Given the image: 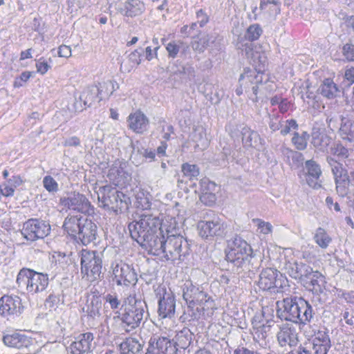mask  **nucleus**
<instances>
[{
	"label": "nucleus",
	"mask_w": 354,
	"mask_h": 354,
	"mask_svg": "<svg viewBox=\"0 0 354 354\" xmlns=\"http://www.w3.org/2000/svg\"><path fill=\"white\" fill-rule=\"evenodd\" d=\"M286 272L293 279L304 282L306 278H309L310 272L313 270L309 265L303 262L288 261L286 264Z\"/></svg>",
	"instance_id": "nucleus-25"
},
{
	"label": "nucleus",
	"mask_w": 354,
	"mask_h": 354,
	"mask_svg": "<svg viewBox=\"0 0 354 354\" xmlns=\"http://www.w3.org/2000/svg\"><path fill=\"white\" fill-rule=\"evenodd\" d=\"M102 301L97 296H93L91 300L87 301L86 305L82 308L83 312L88 317L95 319L100 316Z\"/></svg>",
	"instance_id": "nucleus-36"
},
{
	"label": "nucleus",
	"mask_w": 354,
	"mask_h": 354,
	"mask_svg": "<svg viewBox=\"0 0 354 354\" xmlns=\"http://www.w3.org/2000/svg\"><path fill=\"white\" fill-rule=\"evenodd\" d=\"M200 200L205 205L211 206L216 202V196L212 192H207L203 188V191L200 195Z\"/></svg>",
	"instance_id": "nucleus-59"
},
{
	"label": "nucleus",
	"mask_w": 354,
	"mask_h": 354,
	"mask_svg": "<svg viewBox=\"0 0 354 354\" xmlns=\"http://www.w3.org/2000/svg\"><path fill=\"white\" fill-rule=\"evenodd\" d=\"M326 162L329 165L334 176L339 175V174H343L344 172L347 171V170L343 167L342 163L331 156L326 157Z\"/></svg>",
	"instance_id": "nucleus-55"
},
{
	"label": "nucleus",
	"mask_w": 354,
	"mask_h": 354,
	"mask_svg": "<svg viewBox=\"0 0 354 354\" xmlns=\"http://www.w3.org/2000/svg\"><path fill=\"white\" fill-rule=\"evenodd\" d=\"M231 154L232 149L228 147H223V151L216 156L214 161L218 166L225 167L229 163Z\"/></svg>",
	"instance_id": "nucleus-51"
},
{
	"label": "nucleus",
	"mask_w": 354,
	"mask_h": 354,
	"mask_svg": "<svg viewBox=\"0 0 354 354\" xmlns=\"http://www.w3.org/2000/svg\"><path fill=\"white\" fill-rule=\"evenodd\" d=\"M309 138L310 136L306 131L295 132L291 141L297 150L303 151L307 147Z\"/></svg>",
	"instance_id": "nucleus-47"
},
{
	"label": "nucleus",
	"mask_w": 354,
	"mask_h": 354,
	"mask_svg": "<svg viewBox=\"0 0 354 354\" xmlns=\"http://www.w3.org/2000/svg\"><path fill=\"white\" fill-rule=\"evenodd\" d=\"M60 203L70 210L84 215L93 214L94 212L93 207L88 199L84 194L79 192H75L68 194L66 197L60 199Z\"/></svg>",
	"instance_id": "nucleus-14"
},
{
	"label": "nucleus",
	"mask_w": 354,
	"mask_h": 354,
	"mask_svg": "<svg viewBox=\"0 0 354 354\" xmlns=\"http://www.w3.org/2000/svg\"><path fill=\"white\" fill-rule=\"evenodd\" d=\"M304 170L306 174L307 184L313 189L321 187L322 169L319 165L313 160H308L305 162Z\"/></svg>",
	"instance_id": "nucleus-24"
},
{
	"label": "nucleus",
	"mask_w": 354,
	"mask_h": 354,
	"mask_svg": "<svg viewBox=\"0 0 354 354\" xmlns=\"http://www.w3.org/2000/svg\"><path fill=\"white\" fill-rule=\"evenodd\" d=\"M318 91L324 97L332 99L336 97L339 88L332 79L326 78L322 82Z\"/></svg>",
	"instance_id": "nucleus-37"
},
{
	"label": "nucleus",
	"mask_w": 354,
	"mask_h": 354,
	"mask_svg": "<svg viewBox=\"0 0 354 354\" xmlns=\"http://www.w3.org/2000/svg\"><path fill=\"white\" fill-rule=\"evenodd\" d=\"M166 50L168 53L169 57L176 58L179 52L181 54H185L186 51L189 50V46L185 44L180 41H170L165 46Z\"/></svg>",
	"instance_id": "nucleus-45"
},
{
	"label": "nucleus",
	"mask_w": 354,
	"mask_h": 354,
	"mask_svg": "<svg viewBox=\"0 0 354 354\" xmlns=\"http://www.w3.org/2000/svg\"><path fill=\"white\" fill-rule=\"evenodd\" d=\"M197 227L202 238L212 239L214 236H222L225 234L226 225L214 212L208 210L203 214Z\"/></svg>",
	"instance_id": "nucleus-10"
},
{
	"label": "nucleus",
	"mask_w": 354,
	"mask_h": 354,
	"mask_svg": "<svg viewBox=\"0 0 354 354\" xmlns=\"http://www.w3.org/2000/svg\"><path fill=\"white\" fill-rule=\"evenodd\" d=\"M306 344L313 354H327L331 347L330 337L324 330H318L313 338Z\"/></svg>",
	"instance_id": "nucleus-23"
},
{
	"label": "nucleus",
	"mask_w": 354,
	"mask_h": 354,
	"mask_svg": "<svg viewBox=\"0 0 354 354\" xmlns=\"http://www.w3.org/2000/svg\"><path fill=\"white\" fill-rule=\"evenodd\" d=\"M92 333H82L70 345L71 354H88L95 348Z\"/></svg>",
	"instance_id": "nucleus-22"
},
{
	"label": "nucleus",
	"mask_w": 354,
	"mask_h": 354,
	"mask_svg": "<svg viewBox=\"0 0 354 354\" xmlns=\"http://www.w3.org/2000/svg\"><path fill=\"white\" fill-rule=\"evenodd\" d=\"M334 179L337 193L342 196L346 195L348 192V187L351 185L349 174L347 171L339 174L334 176Z\"/></svg>",
	"instance_id": "nucleus-41"
},
{
	"label": "nucleus",
	"mask_w": 354,
	"mask_h": 354,
	"mask_svg": "<svg viewBox=\"0 0 354 354\" xmlns=\"http://www.w3.org/2000/svg\"><path fill=\"white\" fill-rule=\"evenodd\" d=\"M315 242L322 248L326 249L330 242L332 239L327 234L324 228L318 227L313 236Z\"/></svg>",
	"instance_id": "nucleus-48"
},
{
	"label": "nucleus",
	"mask_w": 354,
	"mask_h": 354,
	"mask_svg": "<svg viewBox=\"0 0 354 354\" xmlns=\"http://www.w3.org/2000/svg\"><path fill=\"white\" fill-rule=\"evenodd\" d=\"M173 340L167 337L153 335L149 341L146 354H177Z\"/></svg>",
	"instance_id": "nucleus-17"
},
{
	"label": "nucleus",
	"mask_w": 354,
	"mask_h": 354,
	"mask_svg": "<svg viewBox=\"0 0 354 354\" xmlns=\"http://www.w3.org/2000/svg\"><path fill=\"white\" fill-rule=\"evenodd\" d=\"M263 82V73L250 68L243 69L239 80V84L244 86L246 93L249 92V88L251 87L252 93L249 94V97L254 102L258 101V85L262 84Z\"/></svg>",
	"instance_id": "nucleus-13"
},
{
	"label": "nucleus",
	"mask_w": 354,
	"mask_h": 354,
	"mask_svg": "<svg viewBox=\"0 0 354 354\" xmlns=\"http://www.w3.org/2000/svg\"><path fill=\"white\" fill-rule=\"evenodd\" d=\"M3 341L8 346L25 351H29V348L32 346L33 342L31 337L19 333L4 335Z\"/></svg>",
	"instance_id": "nucleus-26"
},
{
	"label": "nucleus",
	"mask_w": 354,
	"mask_h": 354,
	"mask_svg": "<svg viewBox=\"0 0 354 354\" xmlns=\"http://www.w3.org/2000/svg\"><path fill=\"white\" fill-rule=\"evenodd\" d=\"M158 313L162 319L172 318L175 315L176 299L171 292H167L165 289L160 290L158 292Z\"/></svg>",
	"instance_id": "nucleus-20"
},
{
	"label": "nucleus",
	"mask_w": 354,
	"mask_h": 354,
	"mask_svg": "<svg viewBox=\"0 0 354 354\" xmlns=\"http://www.w3.org/2000/svg\"><path fill=\"white\" fill-rule=\"evenodd\" d=\"M16 282L19 287L26 286L28 292L34 295L46 289L49 283V278L47 274L24 268L19 272Z\"/></svg>",
	"instance_id": "nucleus-7"
},
{
	"label": "nucleus",
	"mask_w": 354,
	"mask_h": 354,
	"mask_svg": "<svg viewBox=\"0 0 354 354\" xmlns=\"http://www.w3.org/2000/svg\"><path fill=\"white\" fill-rule=\"evenodd\" d=\"M64 303V295L61 292H51L46 299V305L51 309L55 310L60 304Z\"/></svg>",
	"instance_id": "nucleus-49"
},
{
	"label": "nucleus",
	"mask_w": 354,
	"mask_h": 354,
	"mask_svg": "<svg viewBox=\"0 0 354 354\" xmlns=\"http://www.w3.org/2000/svg\"><path fill=\"white\" fill-rule=\"evenodd\" d=\"M37 72L41 75H44L51 68V66L44 59L41 57L36 61Z\"/></svg>",
	"instance_id": "nucleus-62"
},
{
	"label": "nucleus",
	"mask_w": 354,
	"mask_h": 354,
	"mask_svg": "<svg viewBox=\"0 0 354 354\" xmlns=\"http://www.w3.org/2000/svg\"><path fill=\"white\" fill-rule=\"evenodd\" d=\"M43 185L45 189L49 192H57L58 191V184L50 176H46L44 178Z\"/></svg>",
	"instance_id": "nucleus-60"
},
{
	"label": "nucleus",
	"mask_w": 354,
	"mask_h": 354,
	"mask_svg": "<svg viewBox=\"0 0 354 354\" xmlns=\"http://www.w3.org/2000/svg\"><path fill=\"white\" fill-rule=\"evenodd\" d=\"M113 281L118 286H129L135 285L138 281L135 270L122 261H115L111 263Z\"/></svg>",
	"instance_id": "nucleus-12"
},
{
	"label": "nucleus",
	"mask_w": 354,
	"mask_h": 354,
	"mask_svg": "<svg viewBox=\"0 0 354 354\" xmlns=\"http://www.w3.org/2000/svg\"><path fill=\"white\" fill-rule=\"evenodd\" d=\"M160 219L161 227L159 229L160 236H165L166 238L172 234L180 235L178 234L179 225L175 218L167 216L165 220H163L162 218H160Z\"/></svg>",
	"instance_id": "nucleus-33"
},
{
	"label": "nucleus",
	"mask_w": 354,
	"mask_h": 354,
	"mask_svg": "<svg viewBox=\"0 0 354 354\" xmlns=\"http://www.w3.org/2000/svg\"><path fill=\"white\" fill-rule=\"evenodd\" d=\"M298 301L300 307L297 308L295 324L304 326L314 319L315 312L308 301L302 297H300Z\"/></svg>",
	"instance_id": "nucleus-27"
},
{
	"label": "nucleus",
	"mask_w": 354,
	"mask_h": 354,
	"mask_svg": "<svg viewBox=\"0 0 354 354\" xmlns=\"http://www.w3.org/2000/svg\"><path fill=\"white\" fill-rule=\"evenodd\" d=\"M192 140L196 143V147L205 149L209 145L205 129L203 127H197L192 135Z\"/></svg>",
	"instance_id": "nucleus-44"
},
{
	"label": "nucleus",
	"mask_w": 354,
	"mask_h": 354,
	"mask_svg": "<svg viewBox=\"0 0 354 354\" xmlns=\"http://www.w3.org/2000/svg\"><path fill=\"white\" fill-rule=\"evenodd\" d=\"M181 170L184 176L187 177L189 180L197 178L200 174V170L197 165L187 162L182 165Z\"/></svg>",
	"instance_id": "nucleus-50"
},
{
	"label": "nucleus",
	"mask_w": 354,
	"mask_h": 354,
	"mask_svg": "<svg viewBox=\"0 0 354 354\" xmlns=\"http://www.w3.org/2000/svg\"><path fill=\"white\" fill-rule=\"evenodd\" d=\"M143 344L135 338H127L120 345V354H141Z\"/></svg>",
	"instance_id": "nucleus-35"
},
{
	"label": "nucleus",
	"mask_w": 354,
	"mask_h": 354,
	"mask_svg": "<svg viewBox=\"0 0 354 354\" xmlns=\"http://www.w3.org/2000/svg\"><path fill=\"white\" fill-rule=\"evenodd\" d=\"M339 131L343 140L354 142V121L342 118Z\"/></svg>",
	"instance_id": "nucleus-39"
},
{
	"label": "nucleus",
	"mask_w": 354,
	"mask_h": 354,
	"mask_svg": "<svg viewBox=\"0 0 354 354\" xmlns=\"http://www.w3.org/2000/svg\"><path fill=\"white\" fill-rule=\"evenodd\" d=\"M62 227L70 236L77 238L84 245L93 243L97 236L96 224L81 214H68Z\"/></svg>",
	"instance_id": "nucleus-3"
},
{
	"label": "nucleus",
	"mask_w": 354,
	"mask_h": 354,
	"mask_svg": "<svg viewBox=\"0 0 354 354\" xmlns=\"http://www.w3.org/2000/svg\"><path fill=\"white\" fill-rule=\"evenodd\" d=\"M100 88L103 90V88L106 89L104 92V96L109 97L113 93L119 88L118 83L115 80H109L105 82H103L100 84Z\"/></svg>",
	"instance_id": "nucleus-57"
},
{
	"label": "nucleus",
	"mask_w": 354,
	"mask_h": 354,
	"mask_svg": "<svg viewBox=\"0 0 354 354\" xmlns=\"http://www.w3.org/2000/svg\"><path fill=\"white\" fill-rule=\"evenodd\" d=\"M251 246L241 237L236 236L231 243L226 252V260L231 263L233 271L239 273L241 270L248 264L252 257Z\"/></svg>",
	"instance_id": "nucleus-6"
},
{
	"label": "nucleus",
	"mask_w": 354,
	"mask_h": 354,
	"mask_svg": "<svg viewBox=\"0 0 354 354\" xmlns=\"http://www.w3.org/2000/svg\"><path fill=\"white\" fill-rule=\"evenodd\" d=\"M97 194L102 205L116 214L129 209L131 203L129 197L118 191L115 187H112L111 185L100 187Z\"/></svg>",
	"instance_id": "nucleus-5"
},
{
	"label": "nucleus",
	"mask_w": 354,
	"mask_h": 354,
	"mask_svg": "<svg viewBox=\"0 0 354 354\" xmlns=\"http://www.w3.org/2000/svg\"><path fill=\"white\" fill-rule=\"evenodd\" d=\"M145 10V3L140 0H127L121 9V13L128 17L142 15Z\"/></svg>",
	"instance_id": "nucleus-31"
},
{
	"label": "nucleus",
	"mask_w": 354,
	"mask_h": 354,
	"mask_svg": "<svg viewBox=\"0 0 354 354\" xmlns=\"http://www.w3.org/2000/svg\"><path fill=\"white\" fill-rule=\"evenodd\" d=\"M182 290L183 297L189 308H194L199 306L203 310L214 308V299L201 287L194 285L191 281H186L183 283Z\"/></svg>",
	"instance_id": "nucleus-8"
},
{
	"label": "nucleus",
	"mask_w": 354,
	"mask_h": 354,
	"mask_svg": "<svg viewBox=\"0 0 354 354\" xmlns=\"http://www.w3.org/2000/svg\"><path fill=\"white\" fill-rule=\"evenodd\" d=\"M193 333L188 328H183L178 331L175 336V342L173 341L176 348L183 349L188 348L192 341Z\"/></svg>",
	"instance_id": "nucleus-38"
},
{
	"label": "nucleus",
	"mask_w": 354,
	"mask_h": 354,
	"mask_svg": "<svg viewBox=\"0 0 354 354\" xmlns=\"http://www.w3.org/2000/svg\"><path fill=\"white\" fill-rule=\"evenodd\" d=\"M273 313L274 310L268 306L263 307L262 309V315L266 319V323L259 326L257 331V333H261L262 339H265L267 337V333L270 331V327L274 323V321L270 318V317H273Z\"/></svg>",
	"instance_id": "nucleus-43"
},
{
	"label": "nucleus",
	"mask_w": 354,
	"mask_h": 354,
	"mask_svg": "<svg viewBox=\"0 0 354 354\" xmlns=\"http://www.w3.org/2000/svg\"><path fill=\"white\" fill-rule=\"evenodd\" d=\"M279 150L283 160L292 167L299 168L303 165L304 156L301 153L283 145L281 147Z\"/></svg>",
	"instance_id": "nucleus-28"
},
{
	"label": "nucleus",
	"mask_w": 354,
	"mask_h": 354,
	"mask_svg": "<svg viewBox=\"0 0 354 354\" xmlns=\"http://www.w3.org/2000/svg\"><path fill=\"white\" fill-rule=\"evenodd\" d=\"M282 118L278 115L270 116L269 127L272 131L279 130L281 127Z\"/></svg>",
	"instance_id": "nucleus-63"
},
{
	"label": "nucleus",
	"mask_w": 354,
	"mask_h": 354,
	"mask_svg": "<svg viewBox=\"0 0 354 354\" xmlns=\"http://www.w3.org/2000/svg\"><path fill=\"white\" fill-rule=\"evenodd\" d=\"M277 339L281 347H296L299 342V333L292 324H282L279 326Z\"/></svg>",
	"instance_id": "nucleus-19"
},
{
	"label": "nucleus",
	"mask_w": 354,
	"mask_h": 354,
	"mask_svg": "<svg viewBox=\"0 0 354 354\" xmlns=\"http://www.w3.org/2000/svg\"><path fill=\"white\" fill-rule=\"evenodd\" d=\"M330 153L341 159L348 158L350 154L349 149L339 142L335 143L331 147Z\"/></svg>",
	"instance_id": "nucleus-53"
},
{
	"label": "nucleus",
	"mask_w": 354,
	"mask_h": 354,
	"mask_svg": "<svg viewBox=\"0 0 354 354\" xmlns=\"http://www.w3.org/2000/svg\"><path fill=\"white\" fill-rule=\"evenodd\" d=\"M160 227L161 219L159 214L147 212L141 214L138 220L131 222L128 225L131 238L148 252L157 239H160Z\"/></svg>",
	"instance_id": "nucleus-1"
},
{
	"label": "nucleus",
	"mask_w": 354,
	"mask_h": 354,
	"mask_svg": "<svg viewBox=\"0 0 354 354\" xmlns=\"http://www.w3.org/2000/svg\"><path fill=\"white\" fill-rule=\"evenodd\" d=\"M128 122L129 128L138 133L146 131L149 124L147 118L140 111L130 114L128 117Z\"/></svg>",
	"instance_id": "nucleus-29"
},
{
	"label": "nucleus",
	"mask_w": 354,
	"mask_h": 354,
	"mask_svg": "<svg viewBox=\"0 0 354 354\" xmlns=\"http://www.w3.org/2000/svg\"><path fill=\"white\" fill-rule=\"evenodd\" d=\"M279 272L272 268H266L259 274L257 285L264 291L275 292V289L281 286L280 279H278Z\"/></svg>",
	"instance_id": "nucleus-21"
},
{
	"label": "nucleus",
	"mask_w": 354,
	"mask_h": 354,
	"mask_svg": "<svg viewBox=\"0 0 354 354\" xmlns=\"http://www.w3.org/2000/svg\"><path fill=\"white\" fill-rule=\"evenodd\" d=\"M299 125L297 121L294 119L287 120L285 121L282 120L281 127L280 128V133L282 136H286L293 130H297Z\"/></svg>",
	"instance_id": "nucleus-54"
},
{
	"label": "nucleus",
	"mask_w": 354,
	"mask_h": 354,
	"mask_svg": "<svg viewBox=\"0 0 354 354\" xmlns=\"http://www.w3.org/2000/svg\"><path fill=\"white\" fill-rule=\"evenodd\" d=\"M189 243L187 239L181 235L172 234L167 237L162 236L149 250L154 256H162L167 261H183L189 254Z\"/></svg>",
	"instance_id": "nucleus-2"
},
{
	"label": "nucleus",
	"mask_w": 354,
	"mask_h": 354,
	"mask_svg": "<svg viewBox=\"0 0 354 354\" xmlns=\"http://www.w3.org/2000/svg\"><path fill=\"white\" fill-rule=\"evenodd\" d=\"M342 53L345 58L348 61H354V45L346 44L343 46Z\"/></svg>",
	"instance_id": "nucleus-64"
},
{
	"label": "nucleus",
	"mask_w": 354,
	"mask_h": 354,
	"mask_svg": "<svg viewBox=\"0 0 354 354\" xmlns=\"http://www.w3.org/2000/svg\"><path fill=\"white\" fill-rule=\"evenodd\" d=\"M126 302L120 319L122 327L129 333L140 326L144 316L147 315V306L143 299L135 295H129Z\"/></svg>",
	"instance_id": "nucleus-4"
},
{
	"label": "nucleus",
	"mask_w": 354,
	"mask_h": 354,
	"mask_svg": "<svg viewBox=\"0 0 354 354\" xmlns=\"http://www.w3.org/2000/svg\"><path fill=\"white\" fill-rule=\"evenodd\" d=\"M102 89L97 86L87 87L81 93L79 100L74 102L76 111H82L86 107L91 106L95 102H100L104 96H102Z\"/></svg>",
	"instance_id": "nucleus-18"
},
{
	"label": "nucleus",
	"mask_w": 354,
	"mask_h": 354,
	"mask_svg": "<svg viewBox=\"0 0 354 354\" xmlns=\"http://www.w3.org/2000/svg\"><path fill=\"white\" fill-rule=\"evenodd\" d=\"M50 231V226L46 221L30 218L24 223L21 232L27 241H35L46 237Z\"/></svg>",
	"instance_id": "nucleus-11"
},
{
	"label": "nucleus",
	"mask_w": 354,
	"mask_h": 354,
	"mask_svg": "<svg viewBox=\"0 0 354 354\" xmlns=\"http://www.w3.org/2000/svg\"><path fill=\"white\" fill-rule=\"evenodd\" d=\"M125 172L120 166L113 165L109 170L107 177L115 186L124 183Z\"/></svg>",
	"instance_id": "nucleus-42"
},
{
	"label": "nucleus",
	"mask_w": 354,
	"mask_h": 354,
	"mask_svg": "<svg viewBox=\"0 0 354 354\" xmlns=\"http://www.w3.org/2000/svg\"><path fill=\"white\" fill-rule=\"evenodd\" d=\"M136 202L138 207L142 209H147L150 207V202L149 198L145 196V194L142 192H138L136 196Z\"/></svg>",
	"instance_id": "nucleus-61"
},
{
	"label": "nucleus",
	"mask_w": 354,
	"mask_h": 354,
	"mask_svg": "<svg viewBox=\"0 0 354 354\" xmlns=\"http://www.w3.org/2000/svg\"><path fill=\"white\" fill-rule=\"evenodd\" d=\"M21 299L17 295H3L0 298V315L7 319L19 317L24 311Z\"/></svg>",
	"instance_id": "nucleus-16"
},
{
	"label": "nucleus",
	"mask_w": 354,
	"mask_h": 354,
	"mask_svg": "<svg viewBox=\"0 0 354 354\" xmlns=\"http://www.w3.org/2000/svg\"><path fill=\"white\" fill-rule=\"evenodd\" d=\"M252 222L257 224L260 232L263 234H268L272 231V225L269 222H266L259 218H254Z\"/></svg>",
	"instance_id": "nucleus-58"
},
{
	"label": "nucleus",
	"mask_w": 354,
	"mask_h": 354,
	"mask_svg": "<svg viewBox=\"0 0 354 354\" xmlns=\"http://www.w3.org/2000/svg\"><path fill=\"white\" fill-rule=\"evenodd\" d=\"M299 297H289L277 301V316L281 320L296 323L297 308H299Z\"/></svg>",
	"instance_id": "nucleus-15"
},
{
	"label": "nucleus",
	"mask_w": 354,
	"mask_h": 354,
	"mask_svg": "<svg viewBox=\"0 0 354 354\" xmlns=\"http://www.w3.org/2000/svg\"><path fill=\"white\" fill-rule=\"evenodd\" d=\"M23 183L24 180L19 175H13L11 178L7 179L6 183L0 185V192L4 196H12L15 189L21 185Z\"/></svg>",
	"instance_id": "nucleus-34"
},
{
	"label": "nucleus",
	"mask_w": 354,
	"mask_h": 354,
	"mask_svg": "<svg viewBox=\"0 0 354 354\" xmlns=\"http://www.w3.org/2000/svg\"><path fill=\"white\" fill-rule=\"evenodd\" d=\"M263 33V30L259 24H254L252 25H250L246 30V32L245 34V37L250 41H256L257 40L260 36Z\"/></svg>",
	"instance_id": "nucleus-52"
},
{
	"label": "nucleus",
	"mask_w": 354,
	"mask_h": 354,
	"mask_svg": "<svg viewBox=\"0 0 354 354\" xmlns=\"http://www.w3.org/2000/svg\"><path fill=\"white\" fill-rule=\"evenodd\" d=\"M331 142V138L324 133H314L313 135V145L320 151H324L327 149Z\"/></svg>",
	"instance_id": "nucleus-46"
},
{
	"label": "nucleus",
	"mask_w": 354,
	"mask_h": 354,
	"mask_svg": "<svg viewBox=\"0 0 354 354\" xmlns=\"http://www.w3.org/2000/svg\"><path fill=\"white\" fill-rule=\"evenodd\" d=\"M104 300L110 306L111 310H115L121 308L122 306L121 300L119 299L115 292L108 293L104 297Z\"/></svg>",
	"instance_id": "nucleus-56"
},
{
	"label": "nucleus",
	"mask_w": 354,
	"mask_h": 354,
	"mask_svg": "<svg viewBox=\"0 0 354 354\" xmlns=\"http://www.w3.org/2000/svg\"><path fill=\"white\" fill-rule=\"evenodd\" d=\"M102 252L82 250L80 253L81 272L89 281L100 277L102 269Z\"/></svg>",
	"instance_id": "nucleus-9"
},
{
	"label": "nucleus",
	"mask_w": 354,
	"mask_h": 354,
	"mask_svg": "<svg viewBox=\"0 0 354 354\" xmlns=\"http://www.w3.org/2000/svg\"><path fill=\"white\" fill-rule=\"evenodd\" d=\"M216 37L214 35H205L194 40L192 42V47L194 50L203 53L204 50L216 43Z\"/></svg>",
	"instance_id": "nucleus-40"
},
{
	"label": "nucleus",
	"mask_w": 354,
	"mask_h": 354,
	"mask_svg": "<svg viewBox=\"0 0 354 354\" xmlns=\"http://www.w3.org/2000/svg\"><path fill=\"white\" fill-rule=\"evenodd\" d=\"M316 294L323 292L325 288V277L318 270H312L309 278L304 281Z\"/></svg>",
	"instance_id": "nucleus-30"
},
{
	"label": "nucleus",
	"mask_w": 354,
	"mask_h": 354,
	"mask_svg": "<svg viewBox=\"0 0 354 354\" xmlns=\"http://www.w3.org/2000/svg\"><path fill=\"white\" fill-rule=\"evenodd\" d=\"M241 133L244 147L257 148L261 145V138L259 133L251 130L248 127H243Z\"/></svg>",
	"instance_id": "nucleus-32"
}]
</instances>
